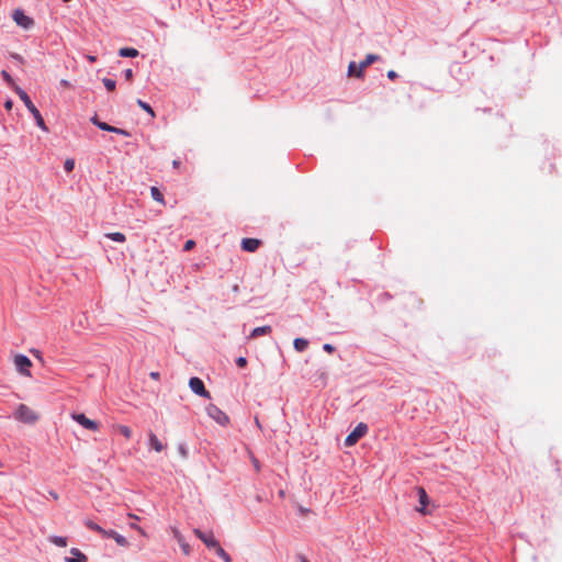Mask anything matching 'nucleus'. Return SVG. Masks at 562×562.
<instances>
[{
	"label": "nucleus",
	"instance_id": "obj_45",
	"mask_svg": "<svg viewBox=\"0 0 562 562\" xmlns=\"http://www.w3.org/2000/svg\"><path fill=\"white\" fill-rule=\"evenodd\" d=\"M222 2H207L211 11H214V4H221Z\"/></svg>",
	"mask_w": 562,
	"mask_h": 562
},
{
	"label": "nucleus",
	"instance_id": "obj_12",
	"mask_svg": "<svg viewBox=\"0 0 562 562\" xmlns=\"http://www.w3.org/2000/svg\"><path fill=\"white\" fill-rule=\"evenodd\" d=\"M416 492H417V496H418V501H419V507L417 508V510L422 514H426V507L429 503V497L427 495V492L424 487L422 486H418L416 488Z\"/></svg>",
	"mask_w": 562,
	"mask_h": 562
},
{
	"label": "nucleus",
	"instance_id": "obj_38",
	"mask_svg": "<svg viewBox=\"0 0 562 562\" xmlns=\"http://www.w3.org/2000/svg\"><path fill=\"white\" fill-rule=\"evenodd\" d=\"M386 76L390 80H395L398 77L397 72L394 70H389Z\"/></svg>",
	"mask_w": 562,
	"mask_h": 562
},
{
	"label": "nucleus",
	"instance_id": "obj_21",
	"mask_svg": "<svg viewBox=\"0 0 562 562\" xmlns=\"http://www.w3.org/2000/svg\"><path fill=\"white\" fill-rule=\"evenodd\" d=\"M49 542L54 543L59 548H64L67 546V538L61 536H50L48 538Z\"/></svg>",
	"mask_w": 562,
	"mask_h": 562
},
{
	"label": "nucleus",
	"instance_id": "obj_32",
	"mask_svg": "<svg viewBox=\"0 0 562 562\" xmlns=\"http://www.w3.org/2000/svg\"><path fill=\"white\" fill-rule=\"evenodd\" d=\"M98 128H100L101 131L110 132V133H112V131H114V126H112L105 122H101L100 124H98Z\"/></svg>",
	"mask_w": 562,
	"mask_h": 562
},
{
	"label": "nucleus",
	"instance_id": "obj_27",
	"mask_svg": "<svg viewBox=\"0 0 562 562\" xmlns=\"http://www.w3.org/2000/svg\"><path fill=\"white\" fill-rule=\"evenodd\" d=\"M102 82H103L104 87L106 88V90H109V91L115 90V87H116L115 80L105 77L102 79Z\"/></svg>",
	"mask_w": 562,
	"mask_h": 562
},
{
	"label": "nucleus",
	"instance_id": "obj_24",
	"mask_svg": "<svg viewBox=\"0 0 562 562\" xmlns=\"http://www.w3.org/2000/svg\"><path fill=\"white\" fill-rule=\"evenodd\" d=\"M150 194H151V198L156 202L164 203V194L161 193V191L157 187H151L150 188Z\"/></svg>",
	"mask_w": 562,
	"mask_h": 562
},
{
	"label": "nucleus",
	"instance_id": "obj_1",
	"mask_svg": "<svg viewBox=\"0 0 562 562\" xmlns=\"http://www.w3.org/2000/svg\"><path fill=\"white\" fill-rule=\"evenodd\" d=\"M14 92L19 95L21 101L24 103L29 112L32 114V116L35 120L36 125L44 132H48V127L45 124V121L41 114V112L37 110V108L32 102L30 95L20 87H14Z\"/></svg>",
	"mask_w": 562,
	"mask_h": 562
},
{
	"label": "nucleus",
	"instance_id": "obj_48",
	"mask_svg": "<svg viewBox=\"0 0 562 562\" xmlns=\"http://www.w3.org/2000/svg\"><path fill=\"white\" fill-rule=\"evenodd\" d=\"M131 527L140 530V528L136 524H132Z\"/></svg>",
	"mask_w": 562,
	"mask_h": 562
},
{
	"label": "nucleus",
	"instance_id": "obj_5",
	"mask_svg": "<svg viewBox=\"0 0 562 562\" xmlns=\"http://www.w3.org/2000/svg\"><path fill=\"white\" fill-rule=\"evenodd\" d=\"M206 413L213 420H215L221 426H226L229 424V417L227 416V414L214 404H210L206 407Z\"/></svg>",
	"mask_w": 562,
	"mask_h": 562
},
{
	"label": "nucleus",
	"instance_id": "obj_40",
	"mask_svg": "<svg viewBox=\"0 0 562 562\" xmlns=\"http://www.w3.org/2000/svg\"><path fill=\"white\" fill-rule=\"evenodd\" d=\"M12 106H13V101L11 99H8L4 102V108L10 111L12 109Z\"/></svg>",
	"mask_w": 562,
	"mask_h": 562
},
{
	"label": "nucleus",
	"instance_id": "obj_3",
	"mask_svg": "<svg viewBox=\"0 0 562 562\" xmlns=\"http://www.w3.org/2000/svg\"><path fill=\"white\" fill-rule=\"evenodd\" d=\"M14 418L25 424H34L38 416L27 405L20 404L14 413Z\"/></svg>",
	"mask_w": 562,
	"mask_h": 562
},
{
	"label": "nucleus",
	"instance_id": "obj_29",
	"mask_svg": "<svg viewBox=\"0 0 562 562\" xmlns=\"http://www.w3.org/2000/svg\"><path fill=\"white\" fill-rule=\"evenodd\" d=\"M119 430L126 439H130L132 437V430L128 426L121 425L119 427Z\"/></svg>",
	"mask_w": 562,
	"mask_h": 562
},
{
	"label": "nucleus",
	"instance_id": "obj_8",
	"mask_svg": "<svg viewBox=\"0 0 562 562\" xmlns=\"http://www.w3.org/2000/svg\"><path fill=\"white\" fill-rule=\"evenodd\" d=\"M189 386L194 394L204 398H211L210 392L205 389L204 382L200 378L192 376L189 380Z\"/></svg>",
	"mask_w": 562,
	"mask_h": 562
},
{
	"label": "nucleus",
	"instance_id": "obj_28",
	"mask_svg": "<svg viewBox=\"0 0 562 562\" xmlns=\"http://www.w3.org/2000/svg\"><path fill=\"white\" fill-rule=\"evenodd\" d=\"M75 168V160L72 158H67L64 162V169L67 173L71 172Z\"/></svg>",
	"mask_w": 562,
	"mask_h": 562
},
{
	"label": "nucleus",
	"instance_id": "obj_14",
	"mask_svg": "<svg viewBox=\"0 0 562 562\" xmlns=\"http://www.w3.org/2000/svg\"><path fill=\"white\" fill-rule=\"evenodd\" d=\"M148 445L156 452H161L166 448V445H164L153 431L148 434Z\"/></svg>",
	"mask_w": 562,
	"mask_h": 562
},
{
	"label": "nucleus",
	"instance_id": "obj_9",
	"mask_svg": "<svg viewBox=\"0 0 562 562\" xmlns=\"http://www.w3.org/2000/svg\"><path fill=\"white\" fill-rule=\"evenodd\" d=\"M14 22L24 30H30L34 25V20L26 15L23 10L16 9L12 14Z\"/></svg>",
	"mask_w": 562,
	"mask_h": 562
},
{
	"label": "nucleus",
	"instance_id": "obj_23",
	"mask_svg": "<svg viewBox=\"0 0 562 562\" xmlns=\"http://www.w3.org/2000/svg\"><path fill=\"white\" fill-rule=\"evenodd\" d=\"M175 537L177 538L183 553L188 555L190 553V546L184 541L183 537L178 531H175Z\"/></svg>",
	"mask_w": 562,
	"mask_h": 562
},
{
	"label": "nucleus",
	"instance_id": "obj_2",
	"mask_svg": "<svg viewBox=\"0 0 562 562\" xmlns=\"http://www.w3.org/2000/svg\"><path fill=\"white\" fill-rule=\"evenodd\" d=\"M379 59H380L379 55L369 54L366 56V58L359 65H357L355 61H350V64L348 66V76L362 78L363 70Z\"/></svg>",
	"mask_w": 562,
	"mask_h": 562
},
{
	"label": "nucleus",
	"instance_id": "obj_20",
	"mask_svg": "<svg viewBox=\"0 0 562 562\" xmlns=\"http://www.w3.org/2000/svg\"><path fill=\"white\" fill-rule=\"evenodd\" d=\"M213 550L224 562H233L231 555L222 548L221 543H218V547H215Z\"/></svg>",
	"mask_w": 562,
	"mask_h": 562
},
{
	"label": "nucleus",
	"instance_id": "obj_46",
	"mask_svg": "<svg viewBox=\"0 0 562 562\" xmlns=\"http://www.w3.org/2000/svg\"><path fill=\"white\" fill-rule=\"evenodd\" d=\"M87 58H88V59H89V61H91V63H94V61H95V57H94V56L89 55V56H87Z\"/></svg>",
	"mask_w": 562,
	"mask_h": 562
},
{
	"label": "nucleus",
	"instance_id": "obj_42",
	"mask_svg": "<svg viewBox=\"0 0 562 562\" xmlns=\"http://www.w3.org/2000/svg\"><path fill=\"white\" fill-rule=\"evenodd\" d=\"M11 57L14 59V60H18L20 63L23 61V57L19 54H12Z\"/></svg>",
	"mask_w": 562,
	"mask_h": 562
},
{
	"label": "nucleus",
	"instance_id": "obj_49",
	"mask_svg": "<svg viewBox=\"0 0 562 562\" xmlns=\"http://www.w3.org/2000/svg\"><path fill=\"white\" fill-rule=\"evenodd\" d=\"M50 494H52V497H54L55 499H57V498H58V496H57V494H56V493H53V492H52Z\"/></svg>",
	"mask_w": 562,
	"mask_h": 562
},
{
	"label": "nucleus",
	"instance_id": "obj_35",
	"mask_svg": "<svg viewBox=\"0 0 562 562\" xmlns=\"http://www.w3.org/2000/svg\"><path fill=\"white\" fill-rule=\"evenodd\" d=\"M323 350L328 353H331L336 350V348L331 344H325L323 345Z\"/></svg>",
	"mask_w": 562,
	"mask_h": 562
},
{
	"label": "nucleus",
	"instance_id": "obj_43",
	"mask_svg": "<svg viewBox=\"0 0 562 562\" xmlns=\"http://www.w3.org/2000/svg\"><path fill=\"white\" fill-rule=\"evenodd\" d=\"M180 165H181V161L179 159H176V160L172 161V167L175 169H178L180 167Z\"/></svg>",
	"mask_w": 562,
	"mask_h": 562
},
{
	"label": "nucleus",
	"instance_id": "obj_36",
	"mask_svg": "<svg viewBox=\"0 0 562 562\" xmlns=\"http://www.w3.org/2000/svg\"><path fill=\"white\" fill-rule=\"evenodd\" d=\"M123 74H124V78L126 80H132V78H133V70L131 68L125 69Z\"/></svg>",
	"mask_w": 562,
	"mask_h": 562
},
{
	"label": "nucleus",
	"instance_id": "obj_41",
	"mask_svg": "<svg viewBox=\"0 0 562 562\" xmlns=\"http://www.w3.org/2000/svg\"><path fill=\"white\" fill-rule=\"evenodd\" d=\"M149 376L153 379V380H159L160 379V373L159 372H150L149 373Z\"/></svg>",
	"mask_w": 562,
	"mask_h": 562
},
{
	"label": "nucleus",
	"instance_id": "obj_31",
	"mask_svg": "<svg viewBox=\"0 0 562 562\" xmlns=\"http://www.w3.org/2000/svg\"><path fill=\"white\" fill-rule=\"evenodd\" d=\"M178 452L180 453V456L183 459L188 458L189 452H188V448H187L186 443L178 445Z\"/></svg>",
	"mask_w": 562,
	"mask_h": 562
},
{
	"label": "nucleus",
	"instance_id": "obj_22",
	"mask_svg": "<svg viewBox=\"0 0 562 562\" xmlns=\"http://www.w3.org/2000/svg\"><path fill=\"white\" fill-rule=\"evenodd\" d=\"M105 237L115 243H124L126 240L125 235L120 232L108 233V234H105Z\"/></svg>",
	"mask_w": 562,
	"mask_h": 562
},
{
	"label": "nucleus",
	"instance_id": "obj_7",
	"mask_svg": "<svg viewBox=\"0 0 562 562\" xmlns=\"http://www.w3.org/2000/svg\"><path fill=\"white\" fill-rule=\"evenodd\" d=\"M14 364L19 373L31 376L30 368L32 367V361L25 355H16L14 357Z\"/></svg>",
	"mask_w": 562,
	"mask_h": 562
},
{
	"label": "nucleus",
	"instance_id": "obj_17",
	"mask_svg": "<svg viewBox=\"0 0 562 562\" xmlns=\"http://www.w3.org/2000/svg\"><path fill=\"white\" fill-rule=\"evenodd\" d=\"M85 526L89 529V530H92V531H95L98 532L102 538L104 537L105 532H106V529L102 528L100 525H98L97 522H94L93 520L91 519H86L85 520Z\"/></svg>",
	"mask_w": 562,
	"mask_h": 562
},
{
	"label": "nucleus",
	"instance_id": "obj_11",
	"mask_svg": "<svg viewBox=\"0 0 562 562\" xmlns=\"http://www.w3.org/2000/svg\"><path fill=\"white\" fill-rule=\"evenodd\" d=\"M103 538L113 539L117 546L123 548H127L130 546L128 540L113 529L106 530Z\"/></svg>",
	"mask_w": 562,
	"mask_h": 562
},
{
	"label": "nucleus",
	"instance_id": "obj_34",
	"mask_svg": "<svg viewBox=\"0 0 562 562\" xmlns=\"http://www.w3.org/2000/svg\"><path fill=\"white\" fill-rule=\"evenodd\" d=\"M236 366L239 368H244L247 366V359L245 357H238L236 359Z\"/></svg>",
	"mask_w": 562,
	"mask_h": 562
},
{
	"label": "nucleus",
	"instance_id": "obj_47",
	"mask_svg": "<svg viewBox=\"0 0 562 562\" xmlns=\"http://www.w3.org/2000/svg\"><path fill=\"white\" fill-rule=\"evenodd\" d=\"M300 562H310L305 557L301 555L300 557Z\"/></svg>",
	"mask_w": 562,
	"mask_h": 562
},
{
	"label": "nucleus",
	"instance_id": "obj_25",
	"mask_svg": "<svg viewBox=\"0 0 562 562\" xmlns=\"http://www.w3.org/2000/svg\"><path fill=\"white\" fill-rule=\"evenodd\" d=\"M1 77L2 79L5 81V83L11 87L13 90H14V87H18L14 82V79L12 78V76L7 71V70H2L1 71Z\"/></svg>",
	"mask_w": 562,
	"mask_h": 562
},
{
	"label": "nucleus",
	"instance_id": "obj_19",
	"mask_svg": "<svg viewBox=\"0 0 562 562\" xmlns=\"http://www.w3.org/2000/svg\"><path fill=\"white\" fill-rule=\"evenodd\" d=\"M119 55L121 57L134 58V57L138 56V50L133 47H123L119 50Z\"/></svg>",
	"mask_w": 562,
	"mask_h": 562
},
{
	"label": "nucleus",
	"instance_id": "obj_4",
	"mask_svg": "<svg viewBox=\"0 0 562 562\" xmlns=\"http://www.w3.org/2000/svg\"><path fill=\"white\" fill-rule=\"evenodd\" d=\"M368 425L364 423H359L355 429L346 437L345 445L347 447H351L356 445L367 432H368Z\"/></svg>",
	"mask_w": 562,
	"mask_h": 562
},
{
	"label": "nucleus",
	"instance_id": "obj_10",
	"mask_svg": "<svg viewBox=\"0 0 562 562\" xmlns=\"http://www.w3.org/2000/svg\"><path fill=\"white\" fill-rule=\"evenodd\" d=\"M72 418L81 425L83 428L95 431L99 429V424L92 419H89L85 414H74Z\"/></svg>",
	"mask_w": 562,
	"mask_h": 562
},
{
	"label": "nucleus",
	"instance_id": "obj_44",
	"mask_svg": "<svg viewBox=\"0 0 562 562\" xmlns=\"http://www.w3.org/2000/svg\"><path fill=\"white\" fill-rule=\"evenodd\" d=\"M252 463H254V467L256 468V470L259 471L260 470L259 461L256 458H254Z\"/></svg>",
	"mask_w": 562,
	"mask_h": 562
},
{
	"label": "nucleus",
	"instance_id": "obj_37",
	"mask_svg": "<svg viewBox=\"0 0 562 562\" xmlns=\"http://www.w3.org/2000/svg\"><path fill=\"white\" fill-rule=\"evenodd\" d=\"M194 245H195L194 240L189 239V240L186 241L183 248H184V250H190V249H192L194 247Z\"/></svg>",
	"mask_w": 562,
	"mask_h": 562
},
{
	"label": "nucleus",
	"instance_id": "obj_15",
	"mask_svg": "<svg viewBox=\"0 0 562 562\" xmlns=\"http://www.w3.org/2000/svg\"><path fill=\"white\" fill-rule=\"evenodd\" d=\"M70 553L71 557L66 558V562H88V558L79 549L72 548Z\"/></svg>",
	"mask_w": 562,
	"mask_h": 562
},
{
	"label": "nucleus",
	"instance_id": "obj_18",
	"mask_svg": "<svg viewBox=\"0 0 562 562\" xmlns=\"http://www.w3.org/2000/svg\"><path fill=\"white\" fill-rule=\"evenodd\" d=\"M293 347L297 352H303L308 347V340L305 338H295L293 341Z\"/></svg>",
	"mask_w": 562,
	"mask_h": 562
},
{
	"label": "nucleus",
	"instance_id": "obj_30",
	"mask_svg": "<svg viewBox=\"0 0 562 562\" xmlns=\"http://www.w3.org/2000/svg\"><path fill=\"white\" fill-rule=\"evenodd\" d=\"M392 299H393V296L389 292H382L378 295V302H380V303H385Z\"/></svg>",
	"mask_w": 562,
	"mask_h": 562
},
{
	"label": "nucleus",
	"instance_id": "obj_6",
	"mask_svg": "<svg viewBox=\"0 0 562 562\" xmlns=\"http://www.w3.org/2000/svg\"><path fill=\"white\" fill-rule=\"evenodd\" d=\"M193 533L205 544L209 550H213L215 547H218L220 542L215 539L213 531L205 532L199 528H195Z\"/></svg>",
	"mask_w": 562,
	"mask_h": 562
},
{
	"label": "nucleus",
	"instance_id": "obj_50",
	"mask_svg": "<svg viewBox=\"0 0 562 562\" xmlns=\"http://www.w3.org/2000/svg\"><path fill=\"white\" fill-rule=\"evenodd\" d=\"M2 467V462L0 461V468Z\"/></svg>",
	"mask_w": 562,
	"mask_h": 562
},
{
	"label": "nucleus",
	"instance_id": "obj_39",
	"mask_svg": "<svg viewBox=\"0 0 562 562\" xmlns=\"http://www.w3.org/2000/svg\"><path fill=\"white\" fill-rule=\"evenodd\" d=\"M91 123L93 125H95L98 127V124H100L102 121L99 120L98 115H93L91 119H90Z\"/></svg>",
	"mask_w": 562,
	"mask_h": 562
},
{
	"label": "nucleus",
	"instance_id": "obj_16",
	"mask_svg": "<svg viewBox=\"0 0 562 562\" xmlns=\"http://www.w3.org/2000/svg\"><path fill=\"white\" fill-rule=\"evenodd\" d=\"M272 330L271 326L269 325H265V326H260V327H256L252 329V331L250 333V335L248 336L249 339H254V338H257V337H260V336H263V335H267V334H270Z\"/></svg>",
	"mask_w": 562,
	"mask_h": 562
},
{
	"label": "nucleus",
	"instance_id": "obj_33",
	"mask_svg": "<svg viewBox=\"0 0 562 562\" xmlns=\"http://www.w3.org/2000/svg\"><path fill=\"white\" fill-rule=\"evenodd\" d=\"M112 133L114 134H119V135H122V136H125V137H130L131 136V133L124 128H120V127H115L114 126V131H112Z\"/></svg>",
	"mask_w": 562,
	"mask_h": 562
},
{
	"label": "nucleus",
	"instance_id": "obj_13",
	"mask_svg": "<svg viewBox=\"0 0 562 562\" xmlns=\"http://www.w3.org/2000/svg\"><path fill=\"white\" fill-rule=\"evenodd\" d=\"M260 244L261 241L257 238H244L241 240V249L248 252H254L259 248Z\"/></svg>",
	"mask_w": 562,
	"mask_h": 562
},
{
	"label": "nucleus",
	"instance_id": "obj_26",
	"mask_svg": "<svg viewBox=\"0 0 562 562\" xmlns=\"http://www.w3.org/2000/svg\"><path fill=\"white\" fill-rule=\"evenodd\" d=\"M137 104L139 108H142L144 111H146L151 117L155 116V112H154L153 108L147 102L143 101L142 99H138Z\"/></svg>",
	"mask_w": 562,
	"mask_h": 562
}]
</instances>
